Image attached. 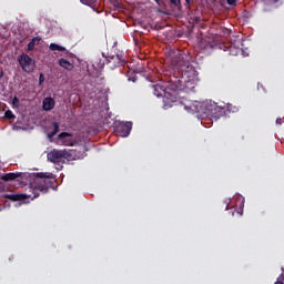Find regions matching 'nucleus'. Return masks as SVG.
Listing matches in <instances>:
<instances>
[{"instance_id": "nucleus-1", "label": "nucleus", "mask_w": 284, "mask_h": 284, "mask_svg": "<svg viewBox=\"0 0 284 284\" xmlns=\"http://www.w3.org/2000/svg\"><path fill=\"white\" fill-rule=\"evenodd\" d=\"M194 62L190 53H180L171 61L173 72L181 74L180 80L172 81L171 90L173 92H194L199 72L192 64Z\"/></svg>"}, {"instance_id": "nucleus-2", "label": "nucleus", "mask_w": 284, "mask_h": 284, "mask_svg": "<svg viewBox=\"0 0 284 284\" xmlns=\"http://www.w3.org/2000/svg\"><path fill=\"white\" fill-rule=\"evenodd\" d=\"M32 183L28 187L30 193H21V194H7L4 199H9L10 201H26V199H38V196L43 192L45 194L50 187L53 185V174L52 173H43L38 172L32 174Z\"/></svg>"}, {"instance_id": "nucleus-3", "label": "nucleus", "mask_w": 284, "mask_h": 284, "mask_svg": "<svg viewBox=\"0 0 284 284\" xmlns=\"http://www.w3.org/2000/svg\"><path fill=\"white\" fill-rule=\"evenodd\" d=\"M184 109L193 114H199L202 119H204V116L219 119V116L223 114V108L219 106V104L213 101L191 102L190 104H186Z\"/></svg>"}, {"instance_id": "nucleus-4", "label": "nucleus", "mask_w": 284, "mask_h": 284, "mask_svg": "<svg viewBox=\"0 0 284 284\" xmlns=\"http://www.w3.org/2000/svg\"><path fill=\"white\" fill-rule=\"evenodd\" d=\"M152 92L154 97H163L164 110H169L172 108L174 103H176V93L174 91L171 93L163 84H154L152 85Z\"/></svg>"}, {"instance_id": "nucleus-5", "label": "nucleus", "mask_w": 284, "mask_h": 284, "mask_svg": "<svg viewBox=\"0 0 284 284\" xmlns=\"http://www.w3.org/2000/svg\"><path fill=\"white\" fill-rule=\"evenodd\" d=\"M47 159L51 163H61L63 159H72V153L67 150H52L47 154Z\"/></svg>"}, {"instance_id": "nucleus-6", "label": "nucleus", "mask_w": 284, "mask_h": 284, "mask_svg": "<svg viewBox=\"0 0 284 284\" xmlns=\"http://www.w3.org/2000/svg\"><path fill=\"white\" fill-rule=\"evenodd\" d=\"M18 61H19L22 70L24 72H28V74H30V72L34 71V60H32V58H30V55L22 53L18 57Z\"/></svg>"}, {"instance_id": "nucleus-7", "label": "nucleus", "mask_w": 284, "mask_h": 284, "mask_svg": "<svg viewBox=\"0 0 284 284\" xmlns=\"http://www.w3.org/2000/svg\"><path fill=\"white\" fill-rule=\"evenodd\" d=\"M105 60L108 61V63H110V68L114 69V68H119L121 65H125L126 61L125 58H123V55L120 54H115V55H109L105 58Z\"/></svg>"}, {"instance_id": "nucleus-8", "label": "nucleus", "mask_w": 284, "mask_h": 284, "mask_svg": "<svg viewBox=\"0 0 284 284\" xmlns=\"http://www.w3.org/2000/svg\"><path fill=\"white\" fill-rule=\"evenodd\" d=\"M116 132L123 138L130 136V132H132V122H124L116 126Z\"/></svg>"}, {"instance_id": "nucleus-9", "label": "nucleus", "mask_w": 284, "mask_h": 284, "mask_svg": "<svg viewBox=\"0 0 284 284\" xmlns=\"http://www.w3.org/2000/svg\"><path fill=\"white\" fill-rule=\"evenodd\" d=\"M59 141L62 143V145H67L69 148H72L74 145V140L72 139V134L68 132H62L58 135Z\"/></svg>"}, {"instance_id": "nucleus-10", "label": "nucleus", "mask_w": 284, "mask_h": 284, "mask_svg": "<svg viewBox=\"0 0 284 284\" xmlns=\"http://www.w3.org/2000/svg\"><path fill=\"white\" fill-rule=\"evenodd\" d=\"M43 110H45V112H50L51 110H54V99L45 98L43 100Z\"/></svg>"}, {"instance_id": "nucleus-11", "label": "nucleus", "mask_w": 284, "mask_h": 284, "mask_svg": "<svg viewBox=\"0 0 284 284\" xmlns=\"http://www.w3.org/2000/svg\"><path fill=\"white\" fill-rule=\"evenodd\" d=\"M229 54H231V57H239V54H241V52H243V49L241 47H236V44H231L227 48Z\"/></svg>"}, {"instance_id": "nucleus-12", "label": "nucleus", "mask_w": 284, "mask_h": 284, "mask_svg": "<svg viewBox=\"0 0 284 284\" xmlns=\"http://www.w3.org/2000/svg\"><path fill=\"white\" fill-rule=\"evenodd\" d=\"M21 176V173H6L1 175V181L8 182V181H16V179H19Z\"/></svg>"}, {"instance_id": "nucleus-13", "label": "nucleus", "mask_w": 284, "mask_h": 284, "mask_svg": "<svg viewBox=\"0 0 284 284\" xmlns=\"http://www.w3.org/2000/svg\"><path fill=\"white\" fill-rule=\"evenodd\" d=\"M59 65L61 68H64V70H69V71L74 70V64L70 63V61L63 58L59 60Z\"/></svg>"}, {"instance_id": "nucleus-14", "label": "nucleus", "mask_w": 284, "mask_h": 284, "mask_svg": "<svg viewBox=\"0 0 284 284\" xmlns=\"http://www.w3.org/2000/svg\"><path fill=\"white\" fill-rule=\"evenodd\" d=\"M37 41H41V38L34 37L31 39V41L28 43V51L32 52L34 50V47L37 45Z\"/></svg>"}, {"instance_id": "nucleus-15", "label": "nucleus", "mask_w": 284, "mask_h": 284, "mask_svg": "<svg viewBox=\"0 0 284 284\" xmlns=\"http://www.w3.org/2000/svg\"><path fill=\"white\" fill-rule=\"evenodd\" d=\"M49 49L52 51V52H65V48L64 47H61L57 43H51Z\"/></svg>"}, {"instance_id": "nucleus-16", "label": "nucleus", "mask_w": 284, "mask_h": 284, "mask_svg": "<svg viewBox=\"0 0 284 284\" xmlns=\"http://www.w3.org/2000/svg\"><path fill=\"white\" fill-rule=\"evenodd\" d=\"M4 119H8L10 121L12 119H17V116L14 115V113H12L11 110H8L4 112Z\"/></svg>"}, {"instance_id": "nucleus-17", "label": "nucleus", "mask_w": 284, "mask_h": 284, "mask_svg": "<svg viewBox=\"0 0 284 284\" xmlns=\"http://www.w3.org/2000/svg\"><path fill=\"white\" fill-rule=\"evenodd\" d=\"M83 6L92 7L97 3V0H80Z\"/></svg>"}, {"instance_id": "nucleus-18", "label": "nucleus", "mask_w": 284, "mask_h": 284, "mask_svg": "<svg viewBox=\"0 0 284 284\" xmlns=\"http://www.w3.org/2000/svg\"><path fill=\"white\" fill-rule=\"evenodd\" d=\"M175 8H181V0H169Z\"/></svg>"}, {"instance_id": "nucleus-19", "label": "nucleus", "mask_w": 284, "mask_h": 284, "mask_svg": "<svg viewBox=\"0 0 284 284\" xmlns=\"http://www.w3.org/2000/svg\"><path fill=\"white\" fill-rule=\"evenodd\" d=\"M44 82H45V75H43V73H40V75H39V85H43Z\"/></svg>"}, {"instance_id": "nucleus-20", "label": "nucleus", "mask_w": 284, "mask_h": 284, "mask_svg": "<svg viewBox=\"0 0 284 284\" xmlns=\"http://www.w3.org/2000/svg\"><path fill=\"white\" fill-rule=\"evenodd\" d=\"M12 105L13 108H19V98L17 95L12 99Z\"/></svg>"}, {"instance_id": "nucleus-21", "label": "nucleus", "mask_w": 284, "mask_h": 284, "mask_svg": "<svg viewBox=\"0 0 284 284\" xmlns=\"http://www.w3.org/2000/svg\"><path fill=\"white\" fill-rule=\"evenodd\" d=\"M58 132H59V124H58V122H54L53 123V134H58Z\"/></svg>"}, {"instance_id": "nucleus-22", "label": "nucleus", "mask_w": 284, "mask_h": 284, "mask_svg": "<svg viewBox=\"0 0 284 284\" xmlns=\"http://www.w3.org/2000/svg\"><path fill=\"white\" fill-rule=\"evenodd\" d=\"M229 6H236V0H226Z\"/></svg>"}, {"instance_id": "nucleus-23", "label": "nucleus", "mask_w": 284, "mask_h": 284, "mask_svg": "<svg viewBox=\"0 0 284 284\" xmlns=\"http://www.w3.org/2000/svg\"><path fill=\"white\" fill-rule=\"evenodd\" d=\"M57 133H54V131H52L51 133H49V139H52V136H55Z\"/></svg>"}, {"instance_id": "nucleus-24", "label": "nucleus", "mask_w": 284, "mask_h": 284, "mask_svg": "<svg viewBox=\"0 0 284 284\" xmlns=\"http://www.w3.org/2000/svg\"><path fill=\"white\" fill-rule=\"evenodd\" d=\"M275 284H284V283L281 282V278H277V281L275 282Z\"/></svg>"}, {"instance_id": "nucleus-25", "label": "nucleus", "mask_w": 284, "mask_h": 284, "mask_svg": "<svg viewBox=\"0 0 284 284\" xmlns=\"http://www.w3.org/2000/svg\"><path fill=\"white\" fill-rule=\"evenodd\" d=\"M191 2L192 0H185L186 6H190Z\"/></svg>"}, {"instance_id": "nucleus-26", "label": "nucleus", "mask_w": 284, "mask_h": 284, "mask_svg": "<svg viewBox=\"0 0 284 284\" xmlns=\"http://www.w3.org/2000/svg\"><path fill=\"white\" fill-rule=\"evenodd\" d=\"M282 121H283V119H277L276 123H280V125H281Z\"/></svg>"}, {"instance_id": "nucleus-27", "label": "nucleus", "mask_w": 284, "mask_h": 284, "mask_svg": "<svg viewBox=\"0 0 284 284\" xmlns=\"http://www.w3.org/2000/svg\"><path fill=\"white\" fill-rule=\"evenodd\" d=\"M3 71L0 72V79H3Z\"/></svg>"}, {"instance_id": "nucleus-28", "label": "nucleus", "mask_w": 284, "mask_h": 284, "mask_svg": "<svg viewBox=\"0 0 284 284\" xmlns=\"http://www.w3.org/2000/svg\"><path fill=\"white\" fill-rule=\"evenodd\" d=\"M103 65H105V63L103 62V63H100V68H103Z\"/></svg>"}, {"instance_id": "nucleus-29", "label": "nucleus", "mask_w": 284, "mask_h": 284, "mask_svg": "<svg viewBox=\"0 0 284 284\" xmlns=\"http://www.w3.org/2000/svg\"><path fill=\"white\" fill-rule=\"evenodd\" d=\"M230 209V204H226V207H225V210H229Z\"/></svg>"}, {"instance_id": "nucleus-30", "label": "nucleus", "mask_w": 284, "mask_h": 284, "mask_svg": "<svg viewBox=\"0 0 284 284\" xmlns=\"http://www.w3.org/2000/svg\"><path fill=\"white\" fill-rule=\"evenodd\" d=\"M155 1V3H159L161 0H154Z\"/></svg>"}]
</instances>
